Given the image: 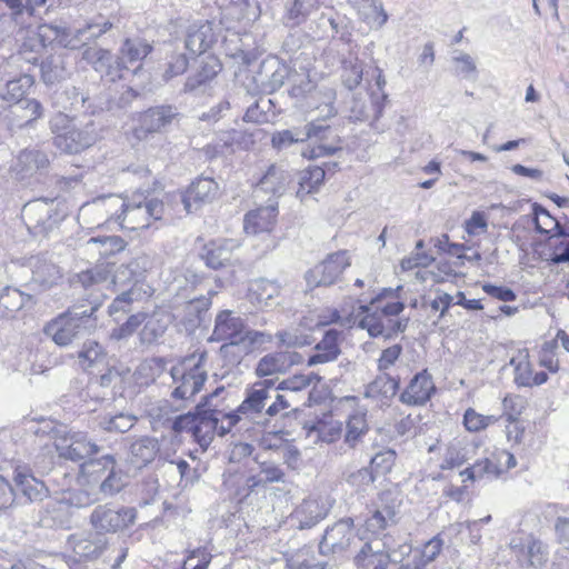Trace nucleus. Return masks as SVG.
Returning a JSON list of instances; mask_svg holds the SVG:
<instances>
[{"mask_svg":"<svg viewBox=\"0 0 569 569\" xmlns=\"http://www.w3.org/2000/svg\"><path fill=\"white\" fill-rule=\"evenodd\" d=\"M99 302L89 306H71L47 322L43 333L57 346L67 347L90 335L97 328Z\"/></svg>","mask_w":569,"mask_h":569,"instance_id":"obj_1","label":"nucleus"},{"mask_svg":"<svg viewBox=\"0 0 569 569\" xmlns=\"http://www.w3.org/2000/svg\"><path fill=\"white\" fill-rule=\"evenodd\" d=\"M204 360L206 353L202 352L198 357L194 355L186 357L179 363L171 367L172 390L170 392V400L173 401V405H170L169 401H166L164 405V407H169L170 411L184 410L202 390L208 379V373L203 366Z\"/></svg>","mask_w":569,"mask_h":569,"instance_id":"obj_2","label":"nucleus"},{"mask_svg":"<svg viewBox=\"0 0 569 569\" xmlns=\"http://www.w3.org/2000/svg\"><path fill=\"white\" fill-rule=\"evenodd\" d=\"M107 200L109 207H120V212L116 211L112 218L121 228L128 230L149 228L151 220H160L164 211L161 200L143 194H136L128 200L109 196Z\"/></svg>","mask_w":569,"mask_h":569,"instance_id":"obj_3","label":"nucleus"},{"mask_svg":"<svg viewBox=\"0 0 569 569\" xmlns=\"http://www.w3.org/2000/svg\"><path fill=\"white\" fill-rule=\"evenodd\" d=\"M274 380L263 379L246 388L242 402L229 416V425L221 427V435H228L242 419L257 425H266V408L274 392Z\"/></svg>","mask_w":569,"mask_h":569,"instance_id":"obj_4","label":"nucleus"},{"mask_svg":"<svg viewBox=\"0 0 569 569\" xmlns=\"http://www.w3.org/2000/svg\"><path fill=\"white\" fill-rule=\"evenodd\" d=\"M111 283L116 298L110 303L108 311L114 321L120 322L122 316L131 311V306L149 297V291L144 289V282L136 280L130 268L126 263L111 271Z\"/></svg>","mask_w":569,"mask_h":569,"instance_id":"obj_5","label":"nucleus"},{"mask_svg":"<svg viewBox=\"0 0 569 569\" xmlns=\"http://www.w3.org/2000/svg\"><path fill=\"white\" fill-rule=\"evenodd\" d=\"M58 198L59 194L53 198H38L23 206L21 217L32 236L46 237L63 220L64 213L54 207Z\"/></svg>","mask_w":569,"mask_h":569,"instance_id":"obj_6","label":"nucleus"},{"mask_svg":"<svg viewBox=\"0 0 569 569\" xmlns=\"http://www.w3.org/2000/svg\"><path fill=\"white\" fill-rule=\"evenodd\" d=\"M411 546L403 543L396 550L379 543L377 539L365 542L355 556L353 562L358 569H392L411 553Z\"/></svg>","mask_w":569,"mask_h":569,"instance_id":"obj_7","label":"nucleus"},{"mask_svg":"<svg viewBox=\"0 0 569 569\" xmlns=\"http://www.w3.org/2000/svg\"><path fill=\"white\" fill-rule=\"evenodd\" d=\"M305 130L308 140L317 142V146L303 150L302 157L317 159L342 150L340 123H325L321 119H311L305 124Z\"/></svg>","mask_w":569,"mask_h":569,"instance_id":"obj_8","label":"nucleus"},{"mask_svg":"<svg viewBox=\"0 0 569 569\" xmlns=\"http://www.w3.org/2000/svg\"><path fill=\"white\" fill-rule=\"evenodd\" d=\"M270 336L262 331L247 329L244 320L231 310L220 311L214 320V328L209 341L248 342V345L263 343Z\"/></svg>","mask_w":569,"mask_h":569,"instance_id":"obj_9","label":"nucleus"},{"mask_svg":"<svg viewBox=\"0 0 569 569\" xmlns=\"http://www.w3.org/2000/svg\"><path fill=\"white\" fill-rule=\"evenodd\" d=\"M137 509L133 507L117 508L111 503L97 506L90 515V525L96 533H116L134 523Z\"/></svg>","mask_w":569,"mask_h":569,"instance_id":"obj_10","label":"nucleus"},{"mask_svg":"<svg viewBox=\"0 0 569 569\" xmlns=\"http://www.w3.org/2000/svg\"><path fill=\"white\" fill-rule=\"evenodd\" d=\"M229 395L224 386L217 387L213 391L201 397L200 401L196 405L197 412L202 416V419L212 427V430L221 435V427L229 425V416L232 415L234 409H231L227 403V396Z\"/></svg>","mask_w":569,"mask_h":569,"instance_id":"obj_11","label":"nucleus"},{"mask_svg":"<svg viewBox=\"0 0 569 569\" xmlns=\"http://www.w3.org/2000/svg\"><path fill=\"white\" fill-rule=\"evenodd\" d=\"M153 51L152 42L141 37L126 38L117 52L123 80L139 76L143 71L144 59Z\"/></svg>","mask_w":569,"mask_h":569,"instance_id":"obj_12","label":"nucleus"},{"mask_svg":"<svg viewBox=\"0 0 569 569\" xmlns=\"http://www.w3.org/2000/svg\"><path fill=\"white\" fill-rule=\"evenodd\" d=\"M357 539L353 519L342 518L328 526L319 543L322 556L343 555Z\"/></svg>","mask_w":569,"mask_h":569,"instance_id":"obj_13","label":"nucleus"},{"mask_svg":"<svg viewBox=\"0 0 569 569\" xmlns=\"http://www.w3.org/2000/svg\"><path fill=\"white\" fill-rule=\"evenodd\" d=\"M168 423L171 431L176 435L182 432L190 433L202 450H206L214 439L216 432L212 430V427L202 419V416L197 412L196 406L192 410L169 419Z\"/></svg>","mask_w":569,"mask_h":569,"instance_id":"obj_14","label":"nucleus"},{"mask_svg":"<svg viewBox=\"0 0 569 569\" xmlns=\"http://www.w3.org/2000/svg\"><path fill=\"white\" fill-rule=\"evenodd\" d=\"M509 547L521 567L541 569L549 560V549L532 535L512 537Z\"/></svg>","mask_w":569,"mask_h":569,"instance_id":"obj_15","label":"nucleus"},{"mask_svg":"<svg viewBox=\"0 0 569 569\" xmlns=\"http://www.w3.org/2000/svg\"><path fill=\"white\" fill-rule=\"evenodd\" d=\"M349 266L348 251L340 250L330 253L306 273L307 283L312 287L331 286Z\"/></svg>","mask_w":569,"mask_h":569,"instance_id":"obj_16","label":"nucleus"},{"mask_svg":"<svg viewBox=\"0 0 569 569\" xmlns=\"http://www.w3.org/2000/svg\"><path fill=\"white\" fill-rule=\"evenodd\" d=\"M192 60L193 66L182 88L184 93L203 91L222 69L220 60L213 54L196 57Z\"/></svg>","mask_w":569,"mask_h":569,"instance_id":"obj_17","label":"nucleus"},{"mask_svg":"<svg viewBox=\"0 0 569 569\" xmlns=\"http://www.w3.org/2000/svg\"><path fill=\"white\" fill-rule=\"evenodd\" d=\"M107 538L96 532H78L70 535L66 547L71 550L70 556L74 562L92 561L98 559L107 548Z\"/></svg>","mask_w":569,"mask_h":569,"instance_id":"obj_18","label":"nucleus"},{"mask_svg":"<svg viewBox=\"0 0 569 569\" xmlns=\"http://www.w3.org/2000/svg\"><path fill=\"white\" fill-rule=\"evenodd\" d=\"M98 139V131L92 121L83 127H71L63 133H58L53 138V144L62 152L79 153L93 146Z\"/></svg>","mask_w":569,"mask_h":569,"instance_id":"obj_19","label":"nucleus"},{"mask_svg":"<svg viewBox=\"0 0 569 569\" xmlns=\"http://www.w3.org/2000/svg\"><path fill=\"white\" fill-rule=\"evenodd\" d=\"M7 272L17 273L31 271V282L38 284L42 289H48L57 283L60 279V270L53 262L47 260L42 256L31 257L28 260V266H19L16 262H11L6 267Z\"/></svg>","mask_w":569,"mask_h":569,"instance_id":"obj_20","label":"nucleus"},{"mask_svg":"<svg viewBox=\"0 0 569 569\" xmlns=\"http://www.w3.org/2000/svg\"><path fill=\"white\" fill-rule=\"evenodd\" d=\"M59 457L74 462L88 460L99 452V447L83 432H69L66 437L54 441Z\"/></svg>","mask_w":569,"mask_h":569,"instance_id":"obj_21","label":"nucleus"},{"mask_svg":"<svg viewBox=\"0 0 569 569\" xmlns=\"http://www.w3.org/2000/svg\"><path fill=\"white\" fill-rule=\"evenodd\" d=\"M82 59L97 71L101 78L111 82L123 80L118 56L110 50L99 47H88L82 52Z\"/></svg>","mask_w":569,"mask_h":569,"instance_id":"obj_22","label":"nucleus"},{"mask_svg":"<svg viewBox=\"0 0 569 569\" xmlns=\"http://www.w3.org/2000/svg\"><path fill=\"white\" fill-rule=\"evenodd\" d=\"M43 48L47 46H58L66 49H78L81 47V39L73 34L70 28L62 21H53L50 23H40L34 29Z\"/></svg>","mask_w":569,"mask_h":569,"instance_id":"obj_23","label":"nucleus"},{"mask_svg":"<svg viewBox=\"0 0 569 569\" xmlns=\"http://www.w3.org/2000/svg\"><path fill=\"white\" fill-rule=\"evenodd\" d=\"M329 511L330 507L321 498L308 497L292 511L290 521L299 530L311 529L322 521Z\"/></svg>","mask_w":569,"mask_h":569,"instance_id":"obj_24","label":"nucleus"},{"mask_svg":"<svg viewBox=\"0 0 569 569\" xmlns=\"http://www.w3.org/2000/svg\"><path fill=\"white\" fill-rule=\"evenodd\" d=\"M17 52L10 58L14 62H26L33 68L38 67V62L44 50L41 40L31 27L19 28L16 32Z\"/></svg>","mask_w":569,"mask_h":569,"instance_id":"obj_25","label":"nucleus"},{"mask_svg":"<svg viewBox=\"0 0 569 569\" xmlns=\"http://www.w3.org/2000/svg\"><path fill=\"white\" fill-rule=\"evenodd\" d=\"M435 392L436 386L432 376L427 369H423L411 378L406 389L400 393L399 401L411 407L423 406Z\"/></svg>","mask_w":569,"mask_h":569,"instance_id":"obj_26","label":"nucleus"},{"mask_svg":"<svg viewBox=\"0 0 569 569\" xmlns=\"http://www.w3.org/2000/svg\"><path fill=\"white\" fill-rule=\"evenodd\" d=\"M289 76V68L276 57L264 59L254 76V82L266 93L280 89Z\"/></svg>","mask_w":569,"mask_h":569,"instance_id":"obj_27","label":"nucleus"},{"mask_svg":"<svg viewBox=\"0 0 569 569\" xmlns=\"http://www.w3.org/2000/svg\"><path fill=\"white\" fill-rule=\"evenodd\" d=\"M218 193V183L208 177H199L182 192L181 201L188 213L197 211L202 204L211 202Z\"/></svg>","mask_w":569,"mask_h":569,"instance_id":"obj_28","label":"nucleus"},{"mask_svg":"<svg viewBox=\"0 0 569 569\" xmlns=\"http://www.w3.org/2000/svg\"><path fill=\"white\" fill-rule=\"evenodd\" d=\"M217 37L213 31V23L206 20L189 26L186 39L184 51L193 58L206 56V51L216 42Z\"/></svg>","mask_w":569,"mask_h":569,"instance_id":"obj_29","label":"nucleus"},{"mask_svg":"<svg viewBox=\"0 0 569 569\" xmlns=\"http://www.w3.org/2000/svg\"><path fill=\"white\" fill-rule=\"evenodd\" d=\"M216 292L208 290L207 296L193 297L184 303L183 316L181 317V325L188 333H193L201 327L208 319V311L212 305V296Z\"/></svg>","mask_w":569,"mask_h":569,"instance_id":"obj_30","label":"nucleus"},{"mask_svg":"<svg viewBox=\"0 0 569 569\" xmlns=\"http://www.w3.org/2000/svg\"><path fill=\"white\" fill-rule=\"evenodd\" d=\"M302 357L296 351H277L263 356L257 363L256 375L260 378L284 373L292 366L300 363Z\"/></svg>","mask_w":569,"mask_h":569,"instance_id":"obj_31","label":"nucleus"},{"mask_svg":"<svg viewBox=\"0 0 569 569\" xmlns=\"http://www.w3.org/2000/svg\"><path fill=\"white\" fill-rule=\"evenodd\" d=\"M13 479L17 489L29 502L42 501L49 495L44 482L34 477L28 466H17Z\"/></svg>","mask_w":569,"mask_h":569,"instance_id":"obj_32","label":"nucleus"},{"mask_svg":"<svg viewBox=\"0 0 569 569\" xmlns=\"http://www.w3.org/2000/svg\"><path fill=\"white\" fill-rule=\"evenodd\" d=\"M8 9L3 14L16 28L32 27L36 8L46 4L47 0H0Z\"/></svg>","mask_w":569,"mask_h":569,"instance_id":"obj_33","label":"nucleus"},{"mask_svg":"<svg viewBox=\"0 0 569 569\" xmlns=\"http://www.w3.org/2000/svg\"><path fill=\"white\" fill-rule=\"evenodd\" d=\"M178 114L177 107L171 104L151 107L140 116L139 131L144 133L159 132L169 126Z\"/></svg>","mask_w":569,"mask_h":569,"instance_id":"obj_34","label":"nucleus"},{"mask_svg":"<svg viewBox=\"0 0 569 569\" xmlns=\"http://www.w3.org/2000/svg\"><path fill=\"white\" fill-rule=\"evenodd\" d=\"M277 214V203H269L268 206L249 211L243 219L244 232L253 236L270 232L276 223Z\"/></svg>","mask_w":569,"mask_h":569,"instance_id":"obj_35","label":"nucleus"},{"mask_svg":"<svg viewBox=\"0 0 569 569\" xmlns=\"http://www.w3.org/2000/svg\"><path fill=\"white\" fill-rule=\"evenodd\" d=\"M236 247L237 243L231 239L211 241L203 247L200 257L207 267L218 270L230 264Z\"/></svg>","mask_w":569,"mask_h":569,"instance_id":"obj_36","label":"nucleus"},{"mask_svg":"<svg viewBox=\"0 0 569 569\" xmlns=\"http://www.w3.org/2000/svg\"><path fill=\"white\" fill-rule=\"evenodd\" d=\"M78 363L82 370L90 375L102 371L109 366L108 353L104 348L94 340H88L78 351Z\"/></svg>","mask_w":569,"mask_h":569,"instance_id":"obj_37","label":"nucleus"},{"mask_svg":"<svg viewBox=\"0 0 569 569\" xmlns=\"http://www.w3.org/2000/svg\"><path fill=\"white\" fill-rule=\"evenodd\" d=\"M386 93L371 92L367 100L355 99L351 106V116L356 121H376L385 109Z\"/></svg>","mask_w":569,"mask_h":569,"instance_id":"obj_38","label":"nucleus"},{"mask_svg":"<svg viewBox=\"0 0 569 569\" xmlns=\"http://www.w3.org/2000/svg\"><path fill=\"white\" fill-rule=\"evenodd\" d=\"M53 107L64 111L93 113L90 97L76 87L67 88L63 91H56L52 97Z\"/></svg>","mask_w":569,"mask_h":569,"instance_id":"obj_39","label":"nucleus"},{"mask_svg":"<svg viewBox=\"0 0 569 569\" xmlns=\"http://www.w3.org/2000/svg\"><path fill=\"white\" fill-rule=\"evenodd\" d=\"M160 450L157 438L143 436L134 440L129 448L130 463L140 469L154 460Z\"/></svg>","mask_w":569,"mask_h":569,"instance_id":"obj_40","label":"nucleus"},{"mask_svg":"<svg viewBox=\"0 0 569 569\" xmlns=\"http://www.w3.org/2000/svg\"><path fill=\"white\" fill-rule=\"evenodd\" d=\"M291 181V173L281 166L271 164L256 186V191L281 196Z\"/></svg>","mask_w":569,"mask_h":569,"instance_id":"obj_41","label":"nucleus"},{"mask_svg":"<svg viewBox=\"0 0 569 569\" xmlns=\"http://www.w3.org/2000/svg\"><path fill=\"white\" fill-rule=\"evenodd\" d=\"M259 466V472L248 477V486L250 489L266 488L269 483H284L286 473L283 469L272 460L260 461L254 458Z\"/></svg>","mask_w":569,"mask_h":569,"instance_id":"obj_42","label":"nucleus"},{"mask_svg":"<svg viewBox=\"0 0 569 569\" xmlns=\"http://www.w3.org/2000/svg\"><path fill=\"white\" fill-rule=\"evenodd\" d=\"M339 335L336 329L327 330L322 339L316 345V353L308 358L307 365L311 367L336 360L341 352L338 343Z\"/></svg>","mask_w":569,"mask_h":569,"instance_id":"obj_43","label":"nucleus"},{"mask_svg":"<svg viewBox=\"0 0 569 569\" xmlns=\"http://www.w3.org/2000/svg\"><path fill=\"white\" fill-rule=\"evenodd\" d=\"M33 83V76L29 73L20 74L18 78L8 80L0 87V98L8 106H19L27 99L26 94Z\"/></svg>","mask_w":569,"mask_h":569,"instance_id":"obj_44","label":"nucleus"},{"mask_svg":"<svg viewBox=\"0 0 569 569\" xmlns=\"http://www.w3.org/2000/svg\"><path fill=\"white\" fill-rule=\"evenodd\" d=\"M320 6V0H287L283 21L287 27H299Z\"/></svg>","mask_w":569,"mask_h":569,"instance_id":"obj_45","label":"nucleus"},{"mask_svg":"<svg viewBox=\"0 0 569 569\" xmlns=\"http://www.w3.org/2000/svg\"><path fill=\"white\" fill-rule=\"evenodd\" d=\"M49 166L46 152L36 149H24L17 158L16 170L21 178L31 177Z\"/></svg>","mask_w":569,"mask_h":569,"instance_id":"obj_46","label":"nucleus"},{"mask_svg":"<svg viewBox=\"0 0 569 569\" xmlns=\"http://www.w3.org/2000/svg\"><path fill=\"white\" fill-rule=\"evenodd\" d=\"M40 77L44 84L52 86L67 79L68 70L63 54H50L38 62Z\"/></svg>","mask_w":569,"mask_h":569,"instance_id":"obj_47","label":"nucleus"},{"mask_svg":"<svg viewBox=\"0 0 569 569\" xmlns=\"http://www.w3.org/2000/svg\"><path fill=\"white\" fill-rule=\"evenodd\" d=\"M400 388V378L391 377L389 373L381 371L370 383L366 386V398L383 397L386 399L393 398Z\"/></svg>","mask_w":569,"mask_h":569,"instance_id":"obj_48","label":"nucleus"},{"mask_svg":"<svg viewBox=\"0 0 569 569\" xmlns=\"http://www.w3.org/2000/svg\"><path fill=\"white\" fill-rule=\"evenodd\" d=\"M137 422V417L130 413H101L94 418V423L103 431L108 432H127Z\"/></svg>","mask_w":569,"mask_h":569,"instance_id":"obj_49","label":"nucleus"},{"mask_svg":"<svg viewBox=\"0 0 569 569\" xmlns=\"http://www.w3.org/2000/svg\"><path fill=\"white\" fill-rule=\"evenodd\" d=\"M279 292L278 282L267 279L254 280L249 288L250 300L260 308L271 307L272 300L278 297Z\"/></svg>","mask_w":569,"mask_h":569,"instance_id":"obj_50","label":"nucleus"},{"mask_svg":"<svg viewBox=\"0 0 569 569\" xmlns=\"http://www.w3.org/2000/svg\"><path fill=\"white\" fill-rule=\"evenodd\" d=\"M191 59H193V57L186 51L176 50L168 53L162 64V80L168 82L183 74L188 70Z\"/></svg>","mask_w":569,"mask_h":569,"instance_id":"obj_51","label":"nucleus"},{"mask_svg":"<svg viewBox=\"0 0 569 569\" xmlns=\"http://www.w3.org/2000/svg\"><path fill=\"white\" fill-rule=\"evenodd\" d=\"M326 177V170L321 166H309L301 172L299 179V187L297 189V196L305 200V198L317 191L322 184Z\"/></svg>","mask_w":569,"mask_h":569,"instance_id":"obj_52","label":"nucleus"},{"mask_svg":"<svg viewBox=\"0 0 569 569\" xmlns=\"http://www.w3.org/2000/svg\"><path fill=\"white\" fill-rule=\"evenodd\" d=\"M357 9L360 20L368 24L370 29L379 30L388 21L389 16L383 9L381 0H376L375 2L370 3H363L359 6Z\"/></svg>","mask_w":569,"mask_h":569,"instance_id":"obj_53","label":"nucleus"},{"mask_svg":"<svg viewBox=\"0 0 569 569\" xmlns=\"http://www.w3.org/2000/svg\"><path fill=\"white\" fill-rule=\"evenodd\" d=\"M111 274L109 264H97L77 273L72 280L73 286L80 284L84 290H91L96 286L106 282Z\"/></svg>","mask_w":569,"mask_h":569,"instance_id":"obj_54","label":"nucleus"},{"mask_svg":"<svg viewBox=\"0 0 569 569\" xmlns=\"http://www.w3.org/2000/svg\"><path fill=\"white\" fill-rule=\"evenodd\" d=\"M532 213L536 231L541 234H548L551 237L553 233L563 232V230L567 228L566 226H562L556 218H553L550 212L539 203L532 204Z\"/></svg>","mask_w":569,"mask_h":569,"instance_id":"obj_55","label":"nucleus"},{"mask_svg":"<svg viewBox=\"0 0 569 569\" xmlns=\"http://www.w3.org/2000/svg\"><path fill=\"white\" fill-rule=\"evenodd\" d=\"M217 138L219 139L224 153L232 154L237 150H246L253 143L251 134L242 130H228L220 132Z\"/></svg>","mask_w":569,"mask_h":569,"instance_id":"obj_56","label":"nucleus"},{"mask_svg":"<svg viewBox=\"0 0 569 569\" xmlns=\"http://www.w3.org/2000/svg\"><path fill=\"white\" fill-rule=\"evenodd\" d=\"M30 301L32 296L16 287L6 286L0 291V307L4 309L7 316H12Z\"/></svg>","mask_w":569,"mask_h":569,"instance_id":"obj_57","label":"nucleus"},{"mask_svg":"<svg viewBox=\"0 0 569 569\" xmlns=\"http://www.w3.org/2000/svg\"><path fill=\"white\" fill-rule=\"evenodd\" d=\"M308 141L303 127H293L290 129L279 130L272 133L271 146L278 151L287 150L293 144Z\"/></svg>","mask_w":569,"mask_h":569,"instance_id":"obj_58","label":"nucleus"},{"mask_svg":"<svg viewBox=\"0 0 569 569\" xmlns=\"http://www.w3.org/2000/svg\"><path fill=\"white\" fill-rule=\"evenodd\" d=\"M307 430V437L313 440V443L326 442L332 443L340 438L342 432L341 423H326L319 421L318 423L305 427Z\"/></svg>","mask_w":569,"mask_h":569,"instance_id":"obj_59","label":"nucleus"},{"mask_svg":"<svg viewBox=\"0 0 569 569\" xmlns=\"http://www.w3.org/2000/svg\"><path fill=\"white\" fill-rule=\"evenodd\" d=\"M550 249L549 260L555 263L569 262V231L566 228L563 232L553 233L548 238Z\"/></svg>","mask_w":569,"mask_h":569,"instance_id":"obj_60","label":"nucleus"},{"mask_svg":"<svg viewBox=\"0 0 569 569\" xmlns=\"http://www.w3.org/2000/svg\"><path fill=\"white\" fill-rule=\"evenodd\" d=\"M109 465L116 466V459L112 455H104L99 459L90 458L81 465L83 475L88 476L92 482H100L109 471Z\"/></svg>","mask_w":569,"mask_h":569,"instance_id":"obj_61","label":"nucleus"},{"mask_svg":"<svg viewBox=\"0 0 569 569\" xmlns=\"http://www.w3.org/2000/svg\"><path fill=\"white\" fill-rule=\"evenodd\" d=\"M21 569H57L53 567L56 562H62V558L58 555H49L44 551H33L18 558Z\"/></svg>","mask_w":569,"mask_h":569,"instance_id":"obj_62","label":"nucleus"},{"mask_svg":"<svg viewBox=\"0 0 569 569\" xmlns=\"http://www.w3.org/2000/svg\"><path fill=\"white\" fill-rule=\"evenodd\" d=\"M109 471L104 475V478L99 482V490L104 496H114L122 490L126 486V476L122 470L117 469L116 466L109 465Z\"/></svg>","mask_w":569,"mask_h":569,"instance_id":"obj_63","label":"nucleus"},{"mask_svg":"<svg viewBox=\"0 0 569 569\" xmlns=\"http://www.w3.org/2000/svg\"><path fill=\"white\" fill-rule=\"evenodd\" d=\"M362 62L358 58L342 60L341 80L347 89L353 90L357 88L362 80Z\"/></svg>","mask_w":569,"mask_h":569,"instance_id":"obj_64","label":"nucleus"}]
</instances>
